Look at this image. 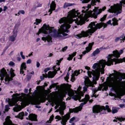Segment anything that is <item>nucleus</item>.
<instances>
[{"label": "nucleus", "mask_w": 125, "mask_h": 125, "mask_svg": "<svg viewBox=\"0 0 125 125\" xmlns=\"http://www.w3.org/2000/svg\"><path fill=\"white\" fill-rule=\"evenodd\" d=\"M13 71L14 70L12 68L10 69V72L11 75L10 76L7 74L4 68L2 69L0 72V77H1L0 80L1 81L3 80L4 77H5L4 79L5 82V83L6 84H9V81H11L12 80V78L15 75V74L13 73Z\"/></svg>", "instance_id": "6"}, {"label": "nucleus", "mask_w": 125, "mask_h": 125, "mask_svg": "<svg viewBox=\"0 0 125 125\" xmlns=\"http://www.w3.org/2000/svg\"><path fill=\"white\" fill-rule=\"evenodd\" d=\"M100 0H92L91 1V4L93 6L95 4V3L97 2H99Z\"/></svg>", "instance_id": "33"}, {"label": "nucleus", "mask_w": 125, "mask_h": 125, "mask_svg": "<svg viewBox=\"0 0 125 125\" xmlns=\"http://www.w3.org/2000/svg\"><path fill=\"white\" fill-rule=\"evenodd\" d=\"M31 62V60L30 59H28L26 61V63L27 64H30Z\"/></svg>", "instance_id": "42"}, {"label": "nucleus", "mask_w": 125, "mask_h": 125, "mask_svg": "<svg viewBox=\"0 0 125 125\" xmlns=\"http://www.w3.org/2000/svg\"><path fill=\"white\" fill-rule=\"evenodd\" d=\"M4 8L3 9V10L4 11H5L6 9L8 8V7L6 6H4Z\"/></svg>", "instance_id": "51"}, {"label": "nucleus", "mask_w": 125, "mask_h": 125, "mask_svg": "<svg viewBox=\"0 0 125 125\" xmlns=\"http://www.w3.org/2000/svg\"><path fill=\"white\" fill-rule=\"evenodd\" d=\"M111 20H109L107 22V23L108 24H110L111 25H112V23L111 22Z\"/></svg>", "instance_id": "46"}, {"label": "nucleus", "mask_w": 125, "mask_h": 125, "mask_svg": "<svg viewBox=\"0 0 125 125\" xmlns=\"http://www.w3.org/2000/svg\"><path fill=\"white\" fill-rule=\"evenodd\" d=\"M17 102H16L14 100H10L9 102V105H7L5 106V110L6 111H8V110L10 109L9 105L10 106H12L14 105H15V104H17Z\"/></svg>", "instance_id": "15"}, {"label": "nucleus", "mask_w": 125, "mask_h": 125, "mask_svg": "<svg viewBox=\"0 0 125 125\" xmlns=\"http://www.w3.org/2000/svg\"><path fill=\"white\" fill-rule=\"evenodd\" d=\"M123 75L120 73V76L111 78L108 82L109 86L114 88L119 93L122 91L125 85V82L122 81Z\"/></svg>", "instance_id": "5"}, {"label": "nucleus", "mask_w": 125, "mask_h": 125, "mask_svg": "<svg viewBox=\"0 0 125 125\" xmlns=\"http://www.w3.org/2000/svg\"><path fill=\"white\" fill-rule=\"evenodd\" d=\"M42 21L41 20L36 19V22H34V24H36L37 25L38 24L40 23L41 21Z\"/></svg>", "instance_id": "32"}, {"label": "nucleus", "mask_w": 125, "mask_h": 125, "mask_svg": "<svg viewBox=\"0 0 125 125\" xmlns=\"http://www.w3.org/2000/svg\"><path fill=\"white\" fill-rule=\"evenodd\" d=\"M62 102L61 103H59L57 104V103H55V104L56 105V106H55V109H56L60 105V106H61V104Z\"/></svg>", "instance_id": "40"}, {"label": "nucleus", "mask_w": 125, "mask_h": 125, "mask_svg": "<svg viewBox=\"0 0 125 125\" xmlns=\"http://www.w3.org/2000/svg\"><path fill=\"white\" fill-rule=\"evenodd\" d=\"M70 115L69 114H67L64 116H62V118L59 115H57L56 116L55 118L59 120L62 119L61 123L63 125H65L66 122L70 118Z\"/></svg>", "instance_id": "12"}, {"label": "nucleus", "mask_w": 125, "mask_h": 125, "mask_svg": "<svg viewBox=\"0 0 125 125\" xmlns=\"http://www.w3.org/2000/svg\"><path fill=\"white\" fill-rule=\"evenodd\" d=\"M54 117V116L53 115H52L51 116H50L49 121H47V122H48L49 123H51V121L53 120Z\"/></svg>", "instance_id": "34"}, {"label": "nucleus", "mask_w": 125, "mask_h": 125, "mask_svg": "<svg viewBox=\"0 0 125 125\" xmlns=\"http://www.w3.org/2000/svg\"><path fill=\"white\" fill-rule=\"evenodd\" d=\"M107 15L106 14L104 16L100 19V20L102 21H103L104 20L106 17Z\"/></svg>", "instance_id": "35"}, {"label": "nucleus", "mask_w": 125, "mask_h": 125, "mask_svg": "<svg viewBox=\"0 0 125 125\" xmlns=\"http://www.w3.org/2000/svg\"><path fill=\"white\" fill-rule=\"evenodd\" d=\"M82 71L83 70L81 69L76 70L74 71L73 73V76H77L81 73Z\"/></svg>", "instance_id": "27"}, {"label": "nucleus", "mask_w": 125, "mask_h": 125, "mask_svg": "<svg viewBox=\"0 0 125 125\" xmlns=\"http://www.w3.org/2000/svg\"><path fill=\"white\" fill-rule=\"evenodd\" d=\"M81 87L79 86L77 90V91H75V93L76 94L74 95V92L73 91L70 90L68 91V94L69 96L72 97V98L75 100H78L80 102H82L80 104L78 107H77L74 109H69V111L71 113H77L79 111H80L82 108V107L83 105L86 104L89 101L90 97L89 95L86 94L85 95V97L81 99V96H83L84 94L82 91H80Z\"/></svg>", "instance_id": "3"}, {"label": "nucleus", "mask_w": 125, "mask_h": 125, "mask_svg": "<svg viewBox=\"0 0 125 125\" xmlns=\"http://www.w3.org/2000/svg\"><path fill=\"white\" fill-rule=\"evenodd\" d=\"M63 58H62L60 59L59 60H57V62H56V64L58 65H60V63L61 61L63 60Z\"/></svg>", "instance_id": "37"}, {"label": "nucleus", "mask_w": 125, "mask_h": 125, "mask_svg": "<svg viewBox=\"0 0 125 125\" xmlns=\"http://www.w3.org/2000/svg\"><path fill=\"white\" fill-rule=\"evenodd\" d=\"M85 69L87 70H89L90 69V67L88 66H85Z\"/></svg>", "instance_id": "48"}, {"label": "nucleus", "mask_w": 125, "mask_h": 125, "mask_svg": "<svg viewBox=\"0 0 125 125\" xmlns=\"http://www.w3.org/2000/svg\"><path fill=\"white\" fill-rule=\"evenodd\" d=\"M125 40V36L122 37H116L115 39V42H116L119 40H123V42H124V40Z\"/></svg>", "instance_id": "28"}, {"label": "nucleus", "mask_w": 125, "mask_h": 125, "mask_svg": "<svg viewBox=\"0 0 125 125\" xmlns=\"http://www.w3.org/2000/svg\"><path fill=\"white\" fill-rule=\"evenodd\" d=\"M84 83L85 86L83 88L84 92L87 91L88 87L89 86L93 87H94V84H95L96 83V81L94 82V83L91 82L87 77H85Z\"/></svg>", "instance_id": "11"}, {"label": "nucleus", "mask_w": 125, "mask_h": 125, "mask_svg": "<svg viewBox=\"0 0 125 125\" xmlns=\"http://www.w3.org/2000/svg\"><path fill=\"white\" fill-rule=\"evenodd\" d=\"M42 39L43 41L46 40L48 42H52V38L50 35H48V36H46L45 37H42Z\"/></svg>", "instance_id": "19"}, {"label": "nucleus", "mask_w": 125, "mask_h": 125, "mask_svg": "<svg viewBox=\"0 0 125 125\" xmlns=\"http://www.w3.org/2000/svg\"><path fill=\"white\" fill-rule=\"evenodd\" d=\"M24 115V113L22 112H21L18 115V117L19 118L21 119H23V116Z\"/></svg>", "instance_id": "30"}, {"label": "nucleus", "mask_w": 125, "mask_h": 125, "mask_svg": "<svg viewBox=\"0 0 125 125\" xmlns=\"http://www.w3.org/2000/svg\"><path fill=\"white\" fill-rule=\"evenodd\" d=\"M42 4L40 3H38L37 5L35 4L33 8L31 9V10H35L36 8L42 6Z\"/></svg>", "instance_id": "29"}, {"label": "nucleus", "mask_w": 125, "mask_h": 125, "mask_svg": "<svg viewBox=\"0 0 125 125\" xmlns=\"http://www.w3.org/2000/svg\"><path fill=\"white\" fill-rule=\"evenodd\" d=\"M71 79L72 81H73L74 80V76H73V75H72V76Z\"/></svg>", "instance_id": "50"}, {"label": "nucleus", "mask_w": 125, "mask_h": 125, "mask_svg": "<svg viewBox=\"0 0 125 125\" xmlns=\"http://www.w3.org/2000/svg\"><path fill=\"white\" fill-rule=\"evenodd\" d=\"M97 22H91L88 26V28H90L88 30L85 31H82L81 33L78 34H77L75 36V37L77 39L80 38L82 37H87L89 34L90 35L95 31L98 29H100L103 26L104 27H106L107 24L103 22L96 23Z\"/></svg>", "instance_id": "4"}, {"label": "nucleus", "mask_w": 125, "mask_h": 125, "mask_svg": "<svg viewBox=\"0 0 125 125\" xmlns=\"http://www.w3.org/2000/svg\"><path fill=\"white\" fill-rule=\"evenodd\" d=\"M67 48V46H65V47H64L63 48H62V51L63 52H64L66 50Z\"/></svg>", "instance_id": "44"}, {"label": "nucleus", "mask_w": 125, "mask_h": 125, "mask_svg": "<svg viewBox=\"0 0 125 125\" xmlns=\"http://www.w3.org/2000/svg\"><path fill=\"white\" fill-rule=\"evenodd\" d=\"M65 103L64 102H62L61 104L60 108L56 110V112H59V113L61 115H62L64 114L63 110L65 109L66 106L65 105Z\"/></svg>", "instance_id": "14"}, {"label": "nucleus", "mask_w": 125, "mask_h": 125, "mask_svg": "<svg viewBox=\"0 0 125 125\" xmlns=\"http://www.w3.org/2000/svg\"><path fill=\"white\" fill-rule=\"evenodd\" d=\"M83 56V54H81V55H79V57H78V58L79 59H82V57Z\"/></svg>", "instance_id": "52"}, {"label": "nucleus", "mask_w": 125, "mask_h": 125, "mask_svg": "<svg viewBox=\"0 0 125 125\" xmlns=\"http://www.w3.org/2000/svg\"><path fill=\"white\" fill-rule=\"evenodd\" d=\"M19 11L20 13L22 14H24L25 13V12L24 10H21Z\"/></svg>", "instance_id": "47"}, {"label": "nucleus", "mask_w": 125, "mask_h": 125, "mask_svg": "<svg viewBox=\"0 0 125 125\" xmlns=\"http://www.w3.org/2000/svg\"><path fill=\"white\" fill-rule=\"evenodd\" d=\"M36 116L33 114H30L28 116V118L32 121H35L36 118Z\"/></svg>", "instance_id": "20"}, {"label": "nucleus", "mask_w": 125, "mask_h": 125, "mask_svg": "<svg viewBox=\"0 0 125 125\" xmlns=\"http://www.w3.org/2000/svg\"><path fill=\"white\" fill-rule=\"evenodd\" d=\"M93 101V100L92 99H91L89 100V102L90 103H92Z\"/></svg>", "instance_id": "63"}, {"label": "nucleus", "mask_w": 125, "mask_h": 125, "mask_svg": "<svg viewBox=\"0 0 125 125\" xmlns=\"http://www.w3.org/2000/svg\"><path fill=\"white\" fill-rule=\"evenodd\" d=\"M106 110H107L108 112L111 111V110L108 105H106L105 107L104 106H100L98 105H96L94 106L93 109V113L97 114L101 111H105Z\"/></svg>", "instance_id": "10"}, {"label": "nucleus", "mask_w": 125, "mask_h": 125, "mask_svg": "<svg viewBox=\"0 0 125 125\" xmlns=\"http://www.w3.org/2000/svg\"><path fill=\"white\" fill-rule=\"evenodd\" d=\"M76 52H73L71 55L69 54V57L67 58V60L69 61L72 60L73 57L76 55Z\"/></svg>", "instance_id": "25"}, {"label": "nucleus", "mask_w": 125, "mask_h": 125, "mask_svg": "<svg viewBox=\"0 0 125 125\" xmlns=\"http://www.w3.org/2000/svg\"><path fill=\"white\" fill-rule=\"evenodd\" d=\"M26 66L25 62H23L21 65L20 68V73L23 74L24 72L23 69L26 70Z\"/></svg>", "instance_id": "17"}, {"label": "nucleus", "mask_w": 125, "mask_h": 125, "mask_svg": "<svg viewBox=\"0 0 125 125\" xmlns=\"http://www.w3.org/2000/svg\"><path fill=\"white\" fill-rule=\"evenodd\" d=\"M102 88L100 87H98V88H96L94 89H93L92 90L93 92V95L92 96V97H94L95 98L97 97L98 96V94L97 95H95V94L99 90H100Z\"/></svg>", "instance_id": "18"}, {"label": "nucleus", "mask_w": 125, "mask_h": 125, "mask_svg": "<svg viewBox=\"0 0 125 125\" xmlns=\"http://www.w3.org/2000/svg\"><path fill=\"white\" fill-rule=\"evenodd\" d=\"M53 55V54L51 53H50L48 56V57H50L52 56Z\"/></svg>", "instance_id": "54"}, {"label": "nucleus", "mask_w": 125, "mask_h": 125, "mask_svg": "<svg viewBox=\"0 0 125 125\" xmlns=\"http://www.w3.org/2000/svg\"><path fill=\"white\" fill-rule=\"evenodd\" d=\"M9 65H10L12 66L14 65V63L13 62H12V61H10L9 63Z\"/></svg>", "instance_id": "43"}, {"label": "nucleus", "mask_w": 125, "mask_h": 125, "mask_svg": "<svg viewBox=\"0 0 125 125\" xmlns=\"http://www.w3.org/2000/svg\"><path fill=\"white\" fill-rule=\"evenodd\" d=\"M32 53H33V52H32L31 54H29L28 55V56L29 57H30L32 55Z\"/></svg>", "instance_id": "58"}, {"label": "nucleus", "mask_w": 125, "mask_h": 125, "mask_svg": "<svg viewBox=\"0 0 125 125\" xmlns=\"http://www.w3.org/2000/svg\"><path fill=\"white\" fill-rule=\"evenodd\" d=\"M2 9L1 8H0V13L2 11Z\"/></svg>", "instance_id": "64"}, {"label": "nucleus", "mask_w": 125, "mask_h": 125, "mask_svg": "<svg viewBox=\"0 0 125 125\" xmlns=\"http://www.w3.org/2000/svg\"><path fill=\"white\" fill-rule=\"evenodd\" d=\"M28 113L26 112H25V114H24V115H25V116H27L28 115Z\"/></svg>", "instance_id": "61"}, {"label": "nucleus", "mask_w": 125, "mask_h": 125, "mask_svg": "<svg viewBox=\"0 0 125 125\" xmlns=\"http://www.w3.org/2000/svg\"><path fill=\"white\" fill-rule=\"evenodd\" d=\"M57 65H55L53 66L52 67L53 70V71L51 72L50 71L48 72V75L46 74H43L42 76H41L40 77V79L41 80H42L44 79V77H46L48 75L49 78H53L54 76L57 73V71L60 70V67H56Z\"/></svg>", "instance_id": "8"}, {"label": "nucleus", "mask_w": 125, "mask_h": 125, "mask_svg": "<svg viewBox=\"0 0 125 125\" xmlns=\"http://www.w3.org/2000/svg\"><path fill=\"white\" fill-rule=\"evenodd\" d=\"M69 72L67 73L66 76L64 77V79L65 80L67 81L68 79L69 78Z\"/></svg>", "instance_id": "39"}, {"label": "nucleus", "mask_w": 125, "mask_h": 125, "mask_svg": "<svg viewBox=\"0 0 125 125\" xmlns=\"http://www.w3.org/2000/svg\"><path fill=\"white\" fill-rule=\"evenodd\" d=\"M117 110L115 108H113L112 109V112L113 114L116 113L117 112Z\"/></svg>", "instance_id": "36"}, {"label": "nucleus", "mask_w": 125, "mask_h": 125, "mask_svg": "<svg viewBox=\"0 0 125 125\" xmlns=\"http://www.w3.org/2000/svg\"><path fill=\"white\" fill-rule=\"evenodd\" d=\"M20 54L22 58L23 59H25V57L23 55V52L22 51L21 52Z\"/></svg>", "instance_id": "41"}, {"label": "nucleus", "mask_w": 125, "mask_h": 125, "mask_svg": "<svg viewBox=\"0 0 125 125\" xmlns=\"http://www.w3.org/2000/svg\"><path fill=\"white\" fill-rule=\"evenodd\" d=\"M73 5V4L72 3H65V4L64 5L63 7L64 8H65L68 7L72 6Z\"/></svg>", "instance_id": "31"}, {"label": "nucleus", "mask_w": 125, "mask_h": 125, "mask_svg": "<svg viewBox=\"0 0 125 125\" xmlns=\"http://www.w3.org/2000/svg\"><path fill=\"white\" fill-rule=\"evenodd\" d=\"M103 49L102 47H101L99 49H97L94 51L93 52L92 54L94 56H95L96 55L98 54L101 51L102 49Z\"/></svg>", "instance_id": "24"}, {"label": "nucleus", "mask_w": 125, "mask_h": 125, "mask_svg": "<svg viewBox=\"0 0 125 125\" xmlns=\"http://www.w3.org/2000/svg\"><path fill=\"white\" fill-rule=\"evenodd\" d=\"M75 119V118L74 117H73V118H71L70 119V123H71V122H72V121H73V120Z\"/></svg>", "instance_id": "49"}, {"label": "nucleus", "mask_w": 125, "mask_h": 125, "mask_svg": "<svg viewBox=\"0 0 125 125\" xmlns=\"http://www.w3.org/2000/svg\"><path fill=\"white\" fill-rule=\"evenodd\" d=\"M40 40V39L39 38H38L36 40L37 42H38Z\"/></svg>", "instance_id": "59"}, {"label": "nucleus", "mask_w": 125, "mask_h": 125, "mask_svg": "<svg viewBox=\"0 0 125 125\" xmlns=\"http://www.w3.org/2000/svg\"><path fill=\"white\" fill-rule=\"evenodd\" d=\"M108 87L106 86L105 87H104V90H106L108 89Z\"/></svg>", "instance_id": "55"}, {"label": "nucleus", "mask_w": 125, "mask_h": 125, "mask_svg": "<svg viewBox=\"0 0 125 125\" xmlns=\"http://www.w3.org/2000/svg\"><path fill=\"white\" fill-rule=\"evenodd\" d=\"M50 9L49 10V12H50L49 15H50L53 10H55L56 7V4L54 1H52L50 5Z\"/></svg>", "instance_id": "16"}, {"label": "nucleus", "mask_w": 125, "mask_h": 125, "mask_svg": "<svg viewBox=\"0 0 125 125\" xmlns=\"http://www.w3.org/2000/svg\"><path fill=\"white\" fill-rule=\"evenodd\" d=\"M28 92V90L26 89H25V92L26 93H27Z\"/></svg>", "instance_id": "62"}, {"label": "nucleus", "mask_w": 125, "mask_h": 125, "mask_svg": "<svg viewBox=\"0 0 125 125\" xmlns=\"http://www.w3.org/2000/svg\"><path fill=\"white\" fill-rule=\"evenodd\" d=\"M17 60L18 61H20L21 60V58L20 57H18L17 58Z\"/></svg>", "instance_id": "56"}, {"label": "nucleus", "mask_w": 125, "mask_h": 125, "mask_svg": "<svg viewBox=\"0 0 125 125\" xmlns=\"http://www.w3.org/2000/svg\"><path fill=\"white\" fill-rule=\"evenodd\" d=\"M18 26L17 24H15L13 31V34L9 36V40L11 42H14L16 39L17 34L18 31Z\"/></svg>", "instance_id": "13"}, {"label": "nucleus", "mask_w": 125, "mask_h": 125, "mask_svg": "<svg viewBox=\"0 0 125 125\" xmlns=\"http://www.w3.org/2000/svg\"><path fill=\"white\" fill-rule=\"evenodd\" d=\"M112 21H113L112 24L113 26L118 25L117 22L118 20H117L115 18H113L112 19Z\"/></svg>", "instance_id": "26"}, {"label": "nucleus", "mask_w": 125, "mask_h": 125, "mask_svg": "<svg viewBox=\"0 0 125 125\" xmlns=\"http://www.w3.org/2000/svg\"><path fill=\"white\" fill-rule=\"evenodd\" d=\"M20 94L16 93L14 94H13L12 96L16 97V98L19 99H20V101H22L21 102V104L22 103H23L25 106L26 105H28L30 103L31 99L29 98L28 97L26 96H21L19 97L18 96H20Z\"/></svg>", "instance_id": "9"}, {"label": "nucleus", "mask_w": 125, "mask_h": 125, "mask_svg": "<svg viewBox=\"0 0 125 125\" xmlns=\"http://www.w3.org/2000/svg\"><path fill=\"white\" fill-rule=\"evenodd\" d=\"M123 52V51L122 50H120L119 52L116 50L114 51L113 52V54H109L107 56V62L105 60L102 59L94 63L92 67L95 70H92L91 71H88L87 73L88 76L91 77L92 75L93 76L94 80H97L99 78L100 73L101 74L104 73V68L105 65L110 66L113 64V62H115V64L116 63L125 62V58L120 59L113 58L114 56L117 58H118L120 57V55Z\"/></svg>", "instance_id": "2"}, {"label": "nucleus", "mask_w": 125, "mask_h": 125, "mask_svg": "<svg viewBox=\"0 0 125 125\" xmlns=\"http://www.w3.org/2000/svg\"><path fill=\"white\" fill-rule=\"evenodd\" d=\"M86 52L85 51L82 52L83 54V55H84L86 54Z\"/></svg>", "instance_id": "57"}, {"label": "nucleus", "mask_w": 125, "mask_h": 125, "mask_svg": "<svg viewBox=\"0 0 125 125\" xmlns=\"http://www.w3.org/2000/svg\"><path fill=\"white\" fill-rule=\"evenodd\" d=\"M93 44V42L89 43L88 46L86 47L85 48L86 52H88L91 50L92 46Z\"/></svg>", "instance_id": "21"}, {"label": "nucleus", "mask_w": 125, "mask_h": 125, "mask_svg": "<svg viewBox=\"0 0 125 125\" xmlns=\"http://www.w3.org/2000/svg\"><path fill=\"white\" fill-rule=\"evenodd\" d=\"M36 62V67L37 68H39L40 66V64L39 63V62Z\"/></svg>", "instance_id": "45"}, {"label": "nucleus", "mask_w": 125, "mask_h": 125, "mask_svg": "<svg viewBox=\"0 0 125 125\" xmlns=\"http://www.w3.org/2000/svg\"><path fill=\"white\" fill-rule=\"evenodd\" d=\"M117 97L118 98V100H119V99H121V97L119 96H117ZM117 99L118 100V99Z\"/></svg>", "instance_id": "60"}, {"label": "nucleus", "mask_w": 125, "mask_h": 125, "mask_svg": "<svg viewBox=\"0 0 125 125\" xmlns=\"http://www.w3.org/2000/svg\"><path fill=\"white\" fill-rule=\"evenodd\" d=\"M49 70V68H47L46 69H45V70L44 71L45 73H46Z\"/></svg>", "instance_id": "53"}, {"label": "nucleus", "mask_w": 125, "mask_h": 125, "mask_svg": "<svg viewBox=\"0 0 125 125\" xmlns=\"http://www.w3.org/2000/svg\"><path fill=\"white\" fill-rule=\"evenodd\" d=\"M21 108L20 105H16L13 108V110L14 112H18L21 110Z\"/></svg>", "instance_id": "23"}, {"label": "nucleus", "mask_w": 125, "mask_h": 125, "mask_svg": "<svg viewBox=\"0 0 125 125\" xmlns=\"http://www.w3.org/2000/svg\"><path fill=\"white\" fill-rule=\"evenodd\" d=\"M115 119L113 120L114 122H117L118 121H120L121 122L122 121H124L125 120V118L122 117H115Z\"/></svg>", "instance_id": "22"}, {"label": "nucleus", "mask_w": 125, "mask_h": 125, "mask_svg": "<svg viewBox=\"0 0 125 125\" xmlns=\"http://www.w3.org/2000/svg\"><path fill=\"white\" fill-rule=\"evenodd\" d=\"M122 2L119 4H115L113 6L110 7V8L109 9L108 11L111 13H114L113 16H115L120 13L122 12V3L125 4V0H122Z\"/></svg>", "instance_id": "7"}, {"label": "nucleus", "mask_w": 125, "mask_h": 125, "mask_svg": "<svg viewBox=\"0 0 125 125\" xmlns=\"http://www.w3.org/2000/svg\"><path fill=\"white\" fill-rule=\"evenodd\" d=\"M83 3H87L89 2L91 0H80Z\"/></svg>", "instance_id": "38"}, {"label": "nucleus", "mask_w": 125, "mask_h": 125, "mask_svg": "<svg viewBox=\"0 0 125 125\" xmlns=\"http://www.w3.org/2000/svg\"><path fill=\"white\" fill-rule=\"evenodd\" d=\"M91 5L88 4L86 8H90ZM106 9L105 7H104L102 8L98 9H97L94 10L93 12L91 10L87 11L88 9L86 10H82V13L80 15V13L78 12L73 9L68 12L67 17H63L59 20V22L60 24H63L58 29V32L53 28H51L46 24H43L42 28L39 29L38 32L37 34L39 35L41 32L45 34L50 33V35L54 37H60L62 35L66 36L67 35L69 31L68 29H69L71 26L69 24L71 23L73 21V18H76L74 19L75 22L77 25H81L83 23L85 20L88 15H91L95 18L97 17V15L101 13L104 10Z\"/></svg>", "instance_id": "1"}]
</instances>
